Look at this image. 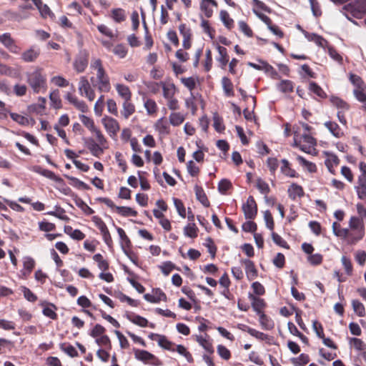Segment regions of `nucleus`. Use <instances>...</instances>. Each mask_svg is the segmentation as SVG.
<instances>
[{
  "instance_id": "obj_1",
  "label": "nucleus",
  "mask_w": 366,
  "mask_h": 366,
  "mask_svg": "<svg viewBox=\"0 0 366 366\" xmlns=\"http://www.w3.org/2000/svg\"><path fill=\"white\" fill-rule=\"evenodd\" d=\"M345 11L344 14L346 17L354 24L355 21H352L349 15L357 19H361L366 14V0H355L342 7Z\"/></svg>"
},
{
  "instance_id": "obj_2",
  "label": "nucleus",
  "mask_w": 366,
  "mask_h": 366,
  "mask_svg": "<svg viewBox=\"0 0 366 366\" xmlns=\"http://www.w3.org/2000/svg\"><path fill=\"white\" fill-rule=\"evenodd\" d=\"M27 82L34 93H39L46 86V77L41 74L40 69H36L27 74Z\"/></svg>"
},
{
  "instance_id": "obj_3",
  "label": "nucleus",
  "mask_w": 366,
  "mask_h": 366,
  "mask_svg": "<svg viewBox=\"0 0 366 366\" xmlns=\"http://www.w3.org/2000/svg\"><path fill=\"white\" fill-rule=\"evenodd\" d=\"M133 352L134 357L144 364L152 366H161L162 365V362L157 357L147 350L134 348Z\"/></svg>"
},
{
  "instance_id": "obj_4",
  "label": "nucleus",
  "mask_w": 366,
  "mask_h": 366,
  "mask_svg": "<svg viewBox=\"0 0 366 366\" xmlns=\"http://www.w3.org/2000/svg\"><path fill=\"white\" fill-rule=\"evenodd\" d=\"M349 226L356 235L355 237H352V243H356L363 238L365 235L363 219L357 217H352L349 222Z\"/></svg>"
},
{
  "instance_id": "obj_5",
  "label": "nucleus",
  "mask_w": 366,
  "mask_h": 366,
  "mask_svg": "<svg viewBox=\"0 0 366 366\" xmlns=\"http://www.w3.org/2000/svg\"><path fill=\"white\" fill-rule=\"evenodd\" d=\"M89 64V52L84 49L79 51L75 57L73 66L74 69L78 72L81 73L85 71Z\"/></svg>"
},
{
  "instance_id": "obj_6",
  "label": "nucleus",
  "mask_w": 366,
  "mask_h": 366,
  "mask_svg": "<svg viewBox=\"0 0 366 366\" xmlns=\"http://www.w3.org/2000/svg\"><path fill=\"white\" fill-rule=\"evenodd\" d=\"M148 337L153 341H156L158 343V345L164 350L174 352L176 344L169 340L165 335L157 333H150L148 335Z\"/></svg>"
},
{
  "instance_id": "obj_7",
  "label": "nucleus",
  "mask_w": 366,
  "mask_h": 366,
  "mask_svg": "<svg viewBox=\"0 0 366 366\" xmlns=\"http://www.w3.org/2000/svg\"><path fill=\"white\" fill-rule=\"evenodd\" d=\"M0 43L12 54H19L21 52V47L16 44L10 33L0 35Z\"/></svg>"
},
{
  "instance_id": "obj_8",
  "label": "nucleus",
  "mask_w": 366,
  "mask_h": 366,
  "mask_svg": "<svg viewBox=\"0 0 366 366\" xmlns=\"http://www.w3.org/2000/svg\"><path fill=\"white\" fill-rule=\"evenodd\" d=\"M242 211L247 219L255 218L257 214V206L252 196H249L246 203L242 204Z\"/></svg>"
},
{
  "instance_id": "obj_9",
  "label": "nucleus",
  "mask_w": 366,
  "mask_h": 366,
  "mask_svg": "<svg viewBox=\"0 0 366 366\" xmlns=\"http://www.w3.org/2000/svg\"><path fill=\"white\" fill-rule=\"evenodd\" d=\"M84 142L90 153L96 157L103 154L105 146L102 147L99 142H96L93 138H84Z\"/></svg>"
},
{
  "instance_id": "obj_10",
  "label": "nucleus",
  "mask_w": 366,
  "mask_h": 366,
  "mask_svg": "<svg viewBox=\"0 0 366 366\" xmlns=\"http://www.w3.org/2000/svg\"><path fill=\"white\" fill-rule=\"evenodd\" d=\"M41 54L40 49L36 46H31L29 49L23 51L21 54V59L24 62L35 61Z\"/></svg>"
},
{
  "instance_id": "obj_11",
  "label": "nucleus",
  "mask_w": 366,
  "mask_h": 366,
  "mask_svg": "<svg viewBox=\"0 0 366 366\" xmlns=\"http://www.w3.org/2000/svg\"><path fill=\"white\" fill-rule=\"evenodd\" d=\"M195 340L209 354H213L214 350L209 336L205 333L204 335H195Z\"/></svg>"
},
{
  "instance_id": "obj_12",
  "label": "nucleus",
  "mask_w": 366,
  "mask_h": 366,
  "mask_svg": "<svg viewBox=\"0 0 366 366\" xmlns=\"http://www.w3.org/2000/svg\"><path fill=\"white\" fill-rule=\"evenodd\" d=\"M239 328L245 332H247L250 335L259 340H264L267 342H269L271 340V337L268 335L259 332L255 329L251 328L245 325L239 324Z\"/></svg>"
},
{
  "instance_id": "obj_13",
  "label": "nucleus",
  "mask_w": 366,
  "mask_h": 366,
  "mask_svg": "<svg viewBox=\"0 0 366 366\" xmlns=\"http://www.w3.org/2000/svg\"><path fill=\"white\" fill-rule=\"evenodd\" d=\"M102 122L109 133L116 134L119 130L118 122L112 117H105L102 119Z\"/></svg>"
},
{
  "instance_id": "obj_14",
  "label": "nucleus",
  "mask_w": 366,
  "mask_h": 366,
  "mask_svg": "<svg viewBox=\"0 0 366 366\" xmlns=\"http://www.w3.org/2000/svg\"><path fill=\"white\" fill-rule=\"evenodd\" d=\"M144 298L149 302L158 303L162 300H166L167 297L166 295L158 288L153 290V294H145Z\"/></svg>"
},
{
  "instance_id": "obj_15",
  "label": "nucleus",
  "mask_w": 366,
  "mask_h": 366,
  "mask_svg": "<svg viewBox=\"0 0 366 366\" xmlns=\"http://www.w3.org/2000/svg\"><path fill=\"white\" fill-rule=\"evenodd\" d=\"M35 267V261L31 257H24L23 259V269L21 271L22 275L26 278Z\"/></svg>"
},
{
  "instance_id": "obj_16",
  "label": "nucleus",
  "mask_w": 366,
  "mask_h": 366,
  "mask_svg": "<svg viewBox=\"0 0 366 366\" xmlns=\"http://www.w3.org/2000/svg\"><path fill=\"white\" fill-rule=\"evenodd\" d=\"M241 262L245 266V272L248 279H254L257 276V270L254 262L248 259H242Z\"/></svg>"
},
{
  "instance_id": "obj_17",
  "label": "nucleus",
  "mask_w": 366,
  "mask_h": 366,
  "mask_svg": "<svg viewBox=\"0 0 366 366\" xmlns=\"http://www.w3.org/2000/svg\"><path fill=\"white\" fill-rule=\"evenodd\" d=\"M302 32L308 41H314L319 46L325 47V46L327 44V41L326 39L317 34L309 33L304 30Z\"/></svg>"
},
{
  "instance_id": "obj_18",
  "label": "nucleus",
  "mask_w": 366,
  "mask_h": 366,
  "mask_svg": "<svg viewBox=\"0 0 366 366\" xmlns=\"http://www.w3.org/2000/svg\"><path fill=\"white\" fill-rule=\"evenodd\" d=\"M357 184L358 185L355 187L357 197L360 199H365L366 198V178L363 176H360Z\"/></svg>"
},
{
  "instance_id": "obj_19",
  "label": "nucleus",
  "mask_w": 366,
  "mask_h": 366,
  "mask_svg": "<svg viewBox=\"0 0 366 366\" xmlns=\"http://www.w3.org/2000/svg\"><path fill=\"white\" fill-rule=\"evenodd\" d=\"M325 127L330 132V133L337 138H340L344 135L340 126L335 122L328 121L325 124Z\"/></svg>"
},
{
  "instance_id": "obj_20",
  "label": "nucleus",
  "mask_w": 366,
  "mask_h": 366,
  "mask_svg": "<svg viewBox=\"0 0 366 366\" xmlns=\"http://www.w3.org/2000/svg\"><path fill=\"white\" fill-rule=\"evenodd\" d=\"M288 195L290 199L295 200L297 197H302L304 196V190L300 185L292 183L288 189Z\"/></svg>"
},
{
  "instance_id": "obj_21",
  "label": "nucleus",
  "mask_w": 366,
  "mask_h": 366,
  "mask_svg": "<svg viewBox=\"0 0 366 366\" xmlns=\"http://www.w3.org/2000/svg\"><path fill=\"white\" fill-rule=\"evenodd\" d=\"M34 171L40 174L41 175L46 177L48 179H50L54 182H62V179L61 177L56 176L54 174V172H53L52 171H50V170H48L46 169H42L40 167H36L34 169Z\"/></svg>"
},
{
  "instance_id": "obj_22",
  "label": "nucleus",
  "mask_w": 366,
  "mask_h": 366,
  "mask_svg": "<svg viewBox=\"0 0 366 366\" xmlns=\"http://www.w3.org/2000/svg\"><path fill=\"white\" fill-rule=\"evenodd\" d=\"M117 231L120 238V243L122 250L130 249L132 247V242L126 234L124 230L121 227H117Z\"/></svg>"
},
{
  "instance_id": "obj_23",
  "label": "nucleus",
  "mask_w": 366,
  "mask_h": 366,
  "mask_svg": "<svg viewBox=\"0 0 366 366\" xmlns=\"http://www.w3.org/2000/svg\"><path fill=\"white\" fill-rule=\"evenodd\" d=\"M217 49L219 54V56L217 59V60L221 64V67L224 69L229 61L227 50L225 47L219 45H217Z\"/></svg>"
},
{
  "instance_id": "obj_24",
  "label": "nucleus",
  "mask_w": 366,
  "mask_h": 366,
  "mask_svg": "<svg viewBox=\"0 0 366 366\" xmlns=\"http://www.w3.org/2000/svg\"><path fill=\"white\" fill-rule=\"evenodd\" d=\"M290 360L293 366H305L310 362V358L307 354L302 353L298 357H292Z\"/></svg>"
},
{
  "instance_id": "obj_25",
  "label": "nucleus",
  "mask_w": 366,
  "mask_h": 366,
  "mask_svg": "<svg viewBox=\"0 0 366 366\" xmlns=\"http://www.w3.org/2000/svg\"><path fill=\"white\" fill-rule=\"evenodd\" d=\"M194 192L196 194L197 199L204 206V207H209V202L207 199V197L202 189V187L196 185L194 187Z\"/></svg>"
},
{
  "instance_id": "obj_26",
  "label": "nucleus",
  "mask_w": 366,
  "mask_h": 366,
  "mask_svg": "<svg viewBox=\"0 0 366 366\" xmlns=\"http://www.w3.org/2000/svg\"><path fill=\"white\" fill-rule=\"evenodd\" d=\"M122 114L125 119H128L135 112V107L131 100H124L123 102Z\"/></svg>"
},
{
  "instance_id": "obj_27",
  "label": "nucleus",
  "mask_w": 366,
  "mask_h": 366,
  "mask_svg": "<svg viewBox=\"0 0 366 366\" xmlns=\"http://www.w3.org/2000/svg\"><path fill=\"white\" fill-rule=\"evenodd\" d=\"M116 89L118 94L123 98L124 100H131L132 93L129 88L124 84H116Z\"/></svg>"
},
{
  "instance_id": "obj_28",
  "label": "nucleus",
  "mask_w": 366,
  "mask_h": 366,
  "mask_svg": "<svg viewBox=\"0 0 366 366\" xmlns=\"http://www.w3.org/2000/svg\"><path fill=\"white\" fill-rule=\"evenodd\" d=\"M282 167H281V172L286 176H288L290 177H297V172H295V170H294L293 169H292L290 167V162L285 159H282Z\"/></svg>"
},
{
  "instance_id": "obj_29",
  "label": "nucleus",
  "mask_w": 366,
  "mask_h": 366,
  "mask_svg": "<svg viewBox=\"0 0 366 366\" xmlns=\"http://www.w3.org/2000/svg\"><path fill=\"white\" fill-rule=\"evenodd\" d=\"M249 298L252 300V305L254 310L260 314L264 308L265 303L264 300L259 298L254 295H250Z\"/></svg>"
},
{
  "instance_id": "obj_30",
  "label": "nucleus",
  "mask_w": 366,
  "mask_h": 366,
  "mask_svg": "<svg viewBox=\"0 0 366 366\" xmlns=\"http://www.w3.org/2000/svg\"><path fill=\"white\" fill-rule=\"evenodd\" d=\"M222 88L227 97L234 96L233 84L231 80L224 76L222 79Z\"/></svg>"
},
{
  "instance_id": "obj_31",
  "label": "nucleus",
  "mask_w": 366,
  "mask_h": 366,
  "mask_svg": "<svg viewBox=\"0 0 366 366\" xmlns=\"http://www.w3.org/2000/svg\"><path fill=\"white\" fill-rule=\"evenodd\" d=\"M336 236L347 239V243L350 244H355L352 243L351 241L352 240V237H355L356 235L347 228H342L341 230H338L337 234L336 233Z\"/></svg>"
},
{
  "instance_id": "obj_32",
  "label": "nucleus",
  "mask_w": 366,
  "mask_h": 366,
  "mask_svg": "<svg viewBox=\"0 0 366 366\" xmlns=\"http://www.w3.org/2000/svg\"><path fill=\"white\" fill-rule=\"evenodd\" d=\"M219 17L225 27L231 29L234 26V20L230 18L229 13L225 10L220 11Z\"/></svg>"
},
{
  "instance_id": "obj_33",
  "label": "nucleus",
  "mask_w": 366,
  "mask_h": 366,
  "mask_svg": "<svg viewBox=\"0 0 366 366\" xmlns=\"http://www.w3.org/2000/svg\"><path fill=\"white\" fill-rule=\"evenodd\" d=\"M174 352H177L179 355L184 356L189 362L192 363L194 362L192 355L184 345H176L174 347Z\"/></svg>"
},
{
  "instance_id": "obj_34",
  "label": "nucleus",
  "mask_w": 366,
  "mask_h": 366,
  "mask_svg": "<svg viewBox=\"0 0 366 366\" xmlns=\"http://www.w3.org/2000/svg\"><path fill=\"white\" fill-rule=\"evenodd\" d=\"M91 89L92 87L87 78L84 76H81L79 82V92L80 94L83 96L86 93V92H89Z\"/></svg>"
},
{
  "instance_id": "obj_35",
  "label": "nucleus",
  "mask_w": 366,
  "mask_h": 366,
  "mask_svg": "<svg viewBox=\"0 0 366 366\" xmlns=\"http://www.w3.org/2000/svg\"><path fill=\"white\" fill-rule=\"evenodd\" d=\"M116 211L123 217H137V212L129 207H116Z\"/></svg>"
},
{
  "instance_id": "obj_36",
  "label": "nucleus",
  "mask_w": 366,
  "mask_h": 366,
  "mask_svg": "<svg viewBox=\"0 0 366 366\" xmlns=\"http://www.w3.org/2000/svg\"><path fill=\"white\" fill-rule=\"evenodd\" d=\"M49 99L51 102V106L55 109H60L61 107V101L59 97V91L58 89L50 93Z\"/></svg>"
},
{
  "instance_id": "obj_37",
  "label": "nucleus",
  "mask_w": 366,
  "mask_h": 366,
  "mask_svg": "<svg viewBox=\"0 0 366 366\" xmlns=\"http://www.w3.org/2000/svg\"><path fill=\"white\" fill-rule=\"evenodd\" d=\"M111 16L117 23L122 22L126 19L125 11L121 8L112 9Z\"/></svg>"
},
{
  "instance_id": "obj_38",
  "label": "nucleus",
  "mask_w": 366,
  "mask_h": 366,
  "mask_svg": "<svg viewBox=\"0 0 366 366\" xmlns=\"http://www.w3.org/2000/svg\"><path fill=\"white\" fill-rule=\"evenodd\" d=\"M278 89L283 93L292 92L293 82L290 80H282L277 85Z\"/></svg>"
},
{
  "instance_id": "obj_39",
  "label": "nucleus",
  "mask_w": 366,
  "mask_h": 366,
  "mask_svg": "<svg viewBox=\"0 0 366 366\" xmlns=\"http://www.w3.org/2000/svg\"><path fill=\"white\" fill-rule=\"evenodd\" d=\"M198 228L194 223H189L184 228V234L185 236L195 238L197 237Z\"/></svg>"
},
{
  "instance_id": "obj_40",
  "label": "nucleus",
  "mask_w": 366,
  "mask_h": 366,
  "mask_svg": "<svg viewBox=\"0 0 366 366\" xmlns=\"http://www.w3.org/2000/svg\"><path fill=\"white\" fill-rule=\"evenodd\" d=\"M309 89L322 99H325L327 97V94L324 90L315 81H311L310 83Z\"/></svg>"
},
{
  "instance_id": "obj_41",
  "label": "nucleus",
  "mask_w": 366,
  "mask_h": 366,
  "mask_svg": "<svg viewBox=\"0 0 366 366\" xmlns=\"http://www.w3.org/2000/svg\"><path fill=\"white\" fill-rule=\"evenodd\" d=\"M96 342L98 345L101 347H104L106 350H112V343L109 337L106 335H102L96 338Z\"/></svg>"
},
{
  "instance_id": "obj_42",
  "label": "nucleus",
  "mask_w": 366,
  "mask_h": 366,
  "mask_svg": "<svg viewBox=\"0 0 366 366\" xmlns=\"http://www.w3.org/2000/svg\"><path fill=\"white\" fill-rule=\"evenodd\" d=\"M352 306L354 310V312L359 317H364L365 314V309L363 304L357 300H354L352 301Z\"/></svg>"
},
{
  "instance_id": "obj_43",
  "label": "nucleus",
  "mask_w": 366,
  "mask_h": 366,
  "mask_svg": "<svg viewBox=\"0 0 366 366\" xmlns=\"http://www.w3.org/2000/svg\"><path fill=\"white\" fill-rule=\"evenodd\" d=\"M55 207H56V211L48 212L46 213V214L56 217L61 220H64V221L69 220V217L64 214L65 210L63 208L58 207V206H56Z\"/></svg>"
},
{
  "instance_id": "obj_44",
  "label": "nucleus",
  "mask_w": 366,
  "mask_h": 366,
  "mask_svg": "<svg viewBox=\"0 0 366 366\" xmlns=\"http://www.w3.org/2000/svg\"><path fill=\"white\" fill-rule=\"evenodd\" d=\"M97 86L100 92H109L111 89L109 78L97 80Z\"/></svg>"
},
{
  "instance_id": "obj_45",
  "label": "nucleus",
  "mask_w": 366,
  "mask_h": 366,
  "mask_svg": "<svg viewBox=\"0 0 366 366\" xmlns=\"http://www.w3.org/2000/svg\"><path fill=\"white\" fill-rule=\"evenodd\" d=\"M184 120V117L179 112L172 113L169 116V122L172 125L177 127L180 125Z\"/></svg>"
},
{
  "instance_id": "obj_46",
  "label": "nucleus",
  "mask_w": 366,
  "mask_h": 366,
  "mask_svg": "<svg viewBox=\"0 0 366 366\" xmlns=\"http://www.w3.org/2000/svg\"><path fill=\"white\" fill-rule=\"evenodd\" d=\"M217 352L220 357L224 360H229L232 357L230 350L222 345L217 346Z\"/></svg>"
},
{
  "instance_id": "obj_47",
  "label": "nucleus",
  "mask_w": 366,
  "mask_h": 366,
  "mask_svg": "<svg viewBox=\"0 0 366 366\" xmlns=\"http://www.w3.org/2000/svg\"><path fill=\"white\" fill-rule=\"evenodd\" d=\"M79 119L81 120V122H82V124L92 132L93 130H94V129L96 128V126L94 124V120L84 115V114H81L79 115Z\"/></svg>"
},
{
  "instance_id": "obj_48",
  "label": "nucleus",
  "mask_w": 366,
  "mask_h": 366,
  "mask_svg": "<svg viewBox=\"0 0 366 366\" xmlns=\"http://www.w3.org/2000/svg\"><path fill=\"white\" fill-rule=\"evenodd\" d=\"M11 118L22 126H27L29 124V118L24 117L21 114H16V113H10Z\"/></svg>"
},
{
  "instance_id": "obj_49",
  "label": "nucleus",
  "mask_w": 366,
  "mask_h": 366,
  "mask_svg": "<svg viewBox=\"0 0 366 366\" xmlns=\"http://www.w3.org/2000/svg\"><path fill=\"white\" fill-rule=\"evenodd\" d=\"M61 350L66 353L69 356L71 357H75L78 356V352L74 347L69 344L63 343L60 347Z\"/></svg>"
},
{
  "instance_id": "obj_50",
  "label": "nucleus",
  "mask_w": 366,
  "mask_h": 366,
  "mask_svg": "<svg viewBox=\"0 0 366 366\" xmlns=\"http://www.w3.org/2000/svg\"><path fill=\"white\" fill-rule=\"evenodd\" d=\"M204 244L207 248V251L210 254L212 258L214 259L215 257L217 248L215 246L213 239L211 237H207L206 239V243Z\"/></svg>"
},
{
  "instance_id": "obj_51",
  "label": "nucleus",
  "mask_w": 366,
  "mask_h": 366,
  "mask_svg": "<svg viewBox=\"0 0 366 366\" xmlns=\"http://www.w3.org/2000/svg\"><path fill=\"white\" fill-rule=\"evenodd\" d=\"M173 202L179 215L181 216L182 218H185L186 209L184 206L182 201L179 199L174 197Z\"/></svg>"
},
{
  "instance_id": "obj_52",
  "label": "nucleus",
  "mask_w": 366,
  "mask_h": 366,
  "mask_svg": "<svg viewBox=\"0 0 366 366\" xmlns=\"http://www.w3.org/2000/svg\"><path fill=\"white\" fill-rule=\"evenodd\" d=\"M259 61L264 65V71L269 74L273 79H278L280 77L277 71L273 66L264 61L259 60Z\"/></svg>"
},
{
  "instance_id": "obj_53",
  "label": "nucleus",
  "mask_w": 366,
  "mask_h": 366,
  "mask_svg": "<svg viewBox=\"0 0 366 366\" xmlns=\"http://www.w3.org/2000/svg\"><path fill=\"white\" fill-rule=\"evenodd\" d=\"M161 269L162 272L165 275L167 276L174 269H177L179 270V268H177L172 262L167 261L163 263L162 266L159 267Z\"/></svg>"
},
{
  "instance_id": "obj_54",
  "label": "nucleus",
  "mask_w": 366,
  "mask_h": 366,
  "mask_svg": "<svg viewBox=\"0 0 366 366\" xmlns=\"http://www.w3.org/2000/svg\"><path fill=\"white\" fill-rule=\"evenodd\" d=\"M144 107L149 114L156 113L157 109L156 102L151 99H148L144 102Z\"/></svg>"
},
{
  "instance_id": "obj_55",
  "label": "nucleus",
  "mask_w": 366,
  "mask_h": 366,
  "mask_svg": "<svg viewBox=\"0 0 366 366\" xmlns=\"http://www.w3.org/2000/svg\"><path fill=\"white\" fill-rule=\"evenodd\" d=\"M350 342L358 351H362L366 349V344L361 339L352 337L350 339Z\"/></svg>"
},
{
  "instance_id": "obj_56",
  "label": "nucleus",
  "mask_w": 366,
  "mask_h": 366,
  "mask_svg": "<svg viewBox=\"0 0 366 366\" xmlns=\"http://www.w3.org/2000/svg\"><path fill=\"white\" fill-rule=\"evenodd\" d=\"M92 221L94 222L95 225L100 230L101 234L105 233L106 232L109 231L106 224L104 222V221L100 217H99L97 216H94L92 217Z\"/></svg>"
},
{
  "instance_id": "obj_57",
  "label": "nucleus",
  "mask_w": 366,
  "mask_h": 366,
  "mask_svg": "<svg viewBox=\"0 0 366 366\" xmlns=\"http://www.w3.org/2000/svg\"><path fill=\"white\" fill-rule=\"evenodd\" d=\"M106 332V329L101 325L97 324L93 329L91 330L89 335L94 338L104 335Z\"/></svg>"
},
{
  "instance_id": "obj_58",
  "label": "nucleus",
  "mask_w": 366,
  "mask_h": 366,
  "mask_svg": "<svg viewBox=\"0 0 366 366\" xmlns=\"http://www.w3.org/2000/svg\"><path fill=\"white\" fill-rule=\"evenodd\" d=\"M232 187V183L227 179H222L218 184V190L222 194H225Z\"/></svg>"
},
{
  "instance_id": "obj_59",
  "label": "nucleus",
  "mask_w": 366,
  "mask_h": 366,
  "mask_svg": "<svg viewBox=\"0 0 366 366\" xmlns=\"http://www.w3.org/2000/svg\"><path fill=\"white\" fill-rule=\"evenodd\" d=\"M257 187L259 191L264 194H267L270 192L268 184L260 178L257 180Z\"/></svg>"
},
{
  "instance_id": "obj_60",
  "label": "nucleus",
  "mask_w": 366,
  "mask_h": 366,
  "mask_svg": "<svg viewBox=\"0 0 366 366\" xmlns=\"http://www.w3.org/2000/svg\"><path fill=\"white\" fill-rule=\"evenodd\" d=\"M332 103L337 108H341L345 110H348L350 107L346 102L337 97H333L331 99Z\"/></svg>"
},
{
  "instance_id": "obj_61",
  "label": "nucleus",
  "mask_w": 366,
  "mask_h": 366,
  "mask_svg": "<svg viewBox=\"0 0 366 366\" xmlns=\"http://www.w3.org/2000/svg\"><path fill=\"white\" fill-rule=\"evenodd\" d=\"M213 121H214V127L215 130L218 132H221L223 130H224L225 127L222 124V119L219 117L217 114H214L213 116Z\"/></svg>"
},
{
  "instance_id": "obj_62",
  "label": "nucleus",
  "mask_w": 366,
  "mask_h": 366,
  "mask_svg": "<svg viewBox=\"0 0 366 366\" xmlns=\"http://www.w3.org/2000/svg\"><path fill=\"white\" fill-rule=\"evenodd\" d=\"M272 240L273 242L282 247H284V248H286V249H289V245L287 244V242L285 241L282 237L280 235H279L278 234L275 233V232H272Z\"/></svg>"
},
{
  "instance_id": "obj_63",
  "label": "nucleus",
  "mask_w": 366,
  "mask_h": 366,
  "mask_svg": "<svg viewBox=\"0 0 366 366\" xmlns=\"http://www.w3.org/2000/svg\"><path fill=\"white\" fill-rule=\"evenodd\" d=\"M76 204L81 209V210L88 215L92 214L94 213L93 209L89 207L82 199H79L76 201Z\"/></svg>"
},
{
  "instance_id": "obj_64",
  "label": "nucleus",
  "mask_w": 366,
  "mask_h": 366,
  "mask_svg": "<svg viewBox=\"0 0 366 366\" xmlns=\"http://www.w3.org/2000/svg\"><path fill=\"white\" fill-rule=\"evenodd\" d=\"M264 219L267 227L269 229L272 231L274 229V220H273L272 214L269 210H266L264 212Z\"/></svg>"
}]
</instances>
